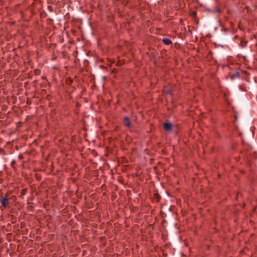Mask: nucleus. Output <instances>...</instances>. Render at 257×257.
Listing matches in <instances>:
<instances>
[{"label":"nucleus","instance_id":"4","mask_svg":"<svg viewBox=\"0 0 257 257\" xmlns=\"http://www.w3.org/2000/svg\"><path fill=\"white\" fill-rule=\"evenodd\" d=\"M162 41L165 45H170L172 43L171 41L168 38H164L162 40Z\"/></svg>","mask_w":257,"mask_h":257},{"label":"nucleus","instance_id":"5","mask_svg":"<svg viewBox=\"0 0 257 257\" xmlns=\"http://www.w3.org/2000/svg\"><path fill=\"white\" fill-rule=\"evenodd\" d=\"M4 150L2 149H0V154H1V153H4Z\"/></svg>","mask_w":257,"mask_h":257},{"label":"nucleus","instance_id":"6","mask_svg":"<svg viewBox=\"0 0 257 257\" xmlns=\"http://www.w3.org/2000/svg\"><path fill=\"white\" fill-rule=\"evenodd\" d=\"M23 195H24L25 194V190H23V193H22Z\"/></svg>","mask_w":257,"mask_h":257},{"label":"nucleus","instance_id":"2","mask_svg":"<svg viewBox=\"0 0 257 257\" xmlns=\"http://www.w3.org/2000/svg\"><path fill=\"white\" fill-rule=\"evenodd\" d=\"M164 128L166 131H171L172 130V124L170 122H165L163 124Z\"/></svg>","mask_w":257,"mask_h":257},{"label":"nucleus","instance_id":"3","mask_svg":"<svg viewBox=\"0 0 257 257\" xmlns=\"http://www.w3.org/2000/svg\"><path fill=\"white\" fill-rule=\"evenodd\" d=\"M123 122L125 126L130 127L131 126V122L127 116H125L123 119Z\"/></svg>","mask_w":257,"mask_h":257},{"label":"nucleus","instance_id":"1","mask_svg":"<svg viewBox=\"0 0 257 257\" xmlns=\"http://www.w3.org/2000/svg\"><path fill=\"white\" fill-rule=\"evenodd\" d=\"M0 201L2 203V206L4 208L10 207V201L9 198L7 197L1 198L0 199Z\"/></svg>","mask_w":257,"mask_h":257}]
</instances>
